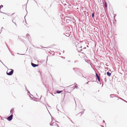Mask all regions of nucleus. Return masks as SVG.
I'll use <instances>...</instances> for the list:
<instances>
[{"label": "nucleus", "instance_id": "f257e3e1", "mask_svg": "<svg viewBox=\"0 0 127 127\" xmlns=\"http://www.w3.org/2000/svg\"><path fill=\"white\" fill-rule=\"evenodd\" d=\"M13 72V70L12 69H8L7 70L6 73L7 74L9 75H12Z\"/></svg>", "mask_w": 127, "mask_h": 127}, {"label": "nucleus", "instance_id": "f03ea898", "mask_svg": "<svg viewBox=\"0 0 127 127\" xmlns=\"http://www.w3.org/2000/svg\"><path fill=\"white\" fill-rule=\"evenodd\" d=\"M13 115H11L10 116L7 118V120L9 121H10L12 119Z\"/></svg>", "mask_w": 127, "mask_h": 127}, {"label": "nucleus", "instance_id": "7ed1b4c3", "mask_svg": "<svg viewBox=\"0 0 127 127\" xmlns=\"http://www.w3.org/2000/svg\"><path fill=\"white\" fill-rule=\"evenodd\" d=\"M95 74H96V76L97 78L98 81H100V79L99 77V76L97 74V73H96Z\"/></svg>", "mask_w": 127, "mask_h": 127}, {"label": "nucleus", "instance_id": "20e7f679", "mask_svg": "<svg viewBox=\"0 0 127 127\" xmlns=\"http://www.w3.org/2000/svg\"><path fill=\"white\" fill-rule=\"evenodd\" d=\"M32 65L33 67H35L38 66V65L36 64L33 63H32Z\"/></svg>", "mask_w": 127, "mask_h": 127}, {"label": "nucleus", "instance_id": "39448f33", "mask_svg": "<svg viewBox=\"0 0 127 127\" xmlns=\"http://www.w3.org/2000/svg\"><path fill=\"white\" fill-rule=\"evenodd\" d=\"M107 75L108 76H110L111 75V73H109V72H108L107 73Z\"/></svg>", "mask_w": 127, "mask_h": 127}, {"label": "nucleus", "instance_id": "423d86ee", "mask_svg": "<svg viewBox=\"0 0 127 127\" xmlns=\"http://www.w3.org/2000/svg\"><path fill=\"white\" fill-rule=\"evenodd\" d=\"M104 5L105 7L106 8H107V4L106 1H104Z\"/></svg>", "mask_w": 127, "mask_h": 127}, {"label": "nucleus", "instance_id": "0eeeda50", "mask_svg": "<svg viewBox=\"0 0 127 127\" xmlns=\"http://www.w3.org/2000/svg\"><path fill=\"white\" fill-rule=\"evenodd\" d=\"M73 87V89H74L75 88H77V87H78V86H77V85L76 84V85H75L74 87Z\"/></svg>", "mask_w": 127, "mask_h": 127}, {"label": "nucleus", "instance_id": "6e6552de", "mask_svg": "<svg viewBox=\"0 0 127 127\" xmlns=\"http://www.w3.org/2000/svg\"><path fill=\"white\" fill-rule=\"evenodd\" d=\"M62 91H57L56 92L57 93L59 94V93H60L61 92H62Z\"/></svg>", "mask_w": 127, "mask_h": 127}, {"label": "nucleus", "instance_id": "1a4fd4ad", "mask_svg": "<svg viewBox=\"0 0 127 127\" xmlns=\"http://www.w3.org/2000/svg\"><path fill=\"white\" fill-rule=\"evenodd\" d=\"M94 13H93L92 14V17L93 18L94 17Z\"/></svg>", "mask_w": 127, "mask_h": 127}, {"label": "nucleus", "instance_id": "9d476101", "mask_svg": "<svg viewBox=\"0 0 127 127\" xmlns=\"http://www.w3.org/2000/svg\"><path fill=\"white\" fill-rule=\"evenodd\" d=\"M3 7V6L2 5H0V8L2 7Z\"/></svg>", "mask_w": 127, "mask_h": 127}, {"label": "nucleus", "instance_id": "9b49d317", "mask_svg": "<svg viewBox=\"0 0 127 127\" xmlns=\"http://www.w3.org/2000/svg\"><path fill=\"white\" fill-rule=\"evenodd\" d=\"M11 111H12V110H11L10 111L11 113Z\"/></svg>", "mask_w": 127, "mask_h": 127}, {"label": "nucleus", "instance_id": "f8f14e48", "mask_svg": "<svg viewBox=\"0 0 127 127\" xmlns=\"http://www.w3.org/2000/svg\"><path fill=\"white\" fill-rule=\"evenodd\" d=\"M3 28H1V29L2 30V29Z\"/></svg>", "mask_w": 127, "mask_h": 127}]
</instances>
